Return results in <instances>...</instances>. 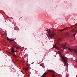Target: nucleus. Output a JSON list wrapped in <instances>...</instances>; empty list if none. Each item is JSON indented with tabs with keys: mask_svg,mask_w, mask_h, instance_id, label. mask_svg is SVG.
<instances>
[{
	"mask_svg": "<svg viewBox=\"0 0 77 77\" xmlns=\"http://www.w3.org/2000/svg\"><path fill=\"white\" fill-rule=\"evenodd\" d=\"M66 77H68V76H67Z\"/></svg>",
	"mask_w": 77,
	"mask_h": 77,
	"instance_id": "nucleus-23",
	"label": "nucleus"
},
{
	"mask_svg": "<svg viewBox=\"0 0 77 77\" xmlns=\"http://www.w3.org/2000/svg\"><path fill=\"white\" fill-rule=\"evenodd\" d=\"M12 41H14V39L11 40Z\"/></svg>",
	"mask_w": 77,
	"mask_h": 77,
	"instance_id": "nucleus-16",
	"label": "nucleus"
},
{
	"mask_svg": "<svg viewBox=\"0 0 77 77\" xmlns=\"http://www.w3.org/2000/svg\"><path fill=\"white\" fill-rule=\"evenodd\" d=\"M46 74H47V73H44L42 75V77H44V76H45V75H46Z\"/></svg>",
	"mask_w": 77,
	"mask_h": 77,
	"instance_id": "nucleus-7",
	"label": "nucleus"
},
{
	"mask_svg": "<svg viewBox=\"0 0 77 77\" xmlns=\"http://www.w3.org/2000/svg\"><path fill=\"white\" fill-rule=\"evenodd\" d=\"M51 32V31L50 30H49L48 31V33H50V32Z\"/></svg>",
	"mask_w": 77,
	"mask_h": 77,
	"instance_id": "nucleus-10",
	"label": "nucleus"
},
{
	"mask_svg": "<svg viewBox=\"0 0 77 77\" xmlns=\"http://www.w3.org/2000/svg\"><path fill=\"white\" fill-rule=\"evenodd\" d=\"M28 69L27 68H25V70H27Z\"/></svg>",
	"mask_w": 77,
	"mask_h": 77,
	"instance_id": "nucleus-13",
	"label": "nucleus"
},
{
	"mask_svg": "<svg viewBox=\"0 0 77 77\" xmlns=\"http://www.w3.org/2000/svg\"><path fill=\"white\" fill-rule=\"evenodd\" d=\"M48 71H50V72H54V74H55V72H54V71H52L51 70H48Z\"/></svg>",
	"mask_w": 77,
	"mask_h": 77,
	"instance_id": "nucleus-8",
	"label": "nucleus"
},
{
	"mask_svg": "<svg viewBox=\"0 0 77 77\" xmlns=\"http://www.w3.org/2000/svg\"><path fill=\"white\" fill-rule=\"evenodd\" d=\"M67 49H68L69 51H75V52L76 53H77V49H74L73 50H72V49L70 48L69 47H67L66 48Z\"/></svg>",
	"mask_w": 77,
	"mask_h": 77,
	"instance_id": "nucleus-2",
	"label": "nucleus"
},
{
	"mask_svg": "<svg viewBox=\"0 0 77 77\" xmlns=\"http://www.w3.org/2000/svg\"><path fill=\"white\" fill-rule=\"evenodd\" d=\"M64 30V29H62L61 31H63V30Z\"/></svg>",
	"mask_w": 77,
	"mask_h": 77,
	"instance_id": "nucleus-17",
	"label": "nucleus"
},
{
	"mask_svg": "<svg viewBox=\"0 0 77 77\" xmlns=\"http://www.w3.org/2000/svg\"><path fill=\"white\" fill-rule=\"evenodd\" d=\"M15 29V28L14 27V29Z\"/></svg>",
	"mask_w": 77,
	"mask_h": 77,
	"instance_id": "nucleus-25",
	"label": "nucleus"
},
{
	"mask_svg": "<svg viewBox=\"0 0 77 77\" xmlns=\"http://www.w3.org/2000/svg\"><path fill=\"white\" fill-rule=\"evenodd\" d=\"M11 52L12 53H14V52H15L14 49V48H12L11 49Z\"/></svg>",
	"mask_w": 77,
	"mask_h": 77,
	"instance_id": "nucleus-6",
	"label": "nucleus"
},
{
	"mask_svg": "<svg viewBox=\"0 0 77 77\" xmlns=\"http://www.w3.org/2000/svg\"><path fill=\"white\" fill-rule=\"evenodd\" d=\"M12 41V40H11L10 41V42H11Z\"/></svg>",
	"mask_w": 77,
	"mask_h": 77,
	"instance_id": "nucleus-18",
	"label": "nucleus"
},
{
	"mask_svg": "<svg viewBox=\"0 0 77 77\" xmlns=\"http://www.w3.org/2000/svg\"><path fill=\"white\" fill-rule=\"evenodd\" d=\"M59 54H60V56H62V54H61V53H59Z\"/></svg>",
	"mask_w": 77,
	"mask_h": 77,
	"instance_id": "nucleus-12",
	"label": "nucleus"
},
{
	"mask_svg": "<svg viewBox=\"0 0 77 77\" xmlns=\"http://www.w3.org/2000/svg\"><path fill=\"white\" fill-rule=\"evenodd\" d=\"M76 34H75L73 35V36H74V38H75V35Z\"/></svg>",
	"mask_w": 77,
	"mask_h": 77,
	"instance_id": "nucleus-14",
	"label": "nucleus"
},
{
	"mask_svg": "<svg viewBox=\"0 0 77 77\" xmlns=\"http://www.w3.org/2000/svg\"><path fill=\"white\" fill-rule=\"evenodd\" d=\"M40 66H42V65L40 64Z\"/></svg>",
	"mask_w": 77,
	"mask_h": 77,
	"instance_id": "nucleus-21",
	"label": "nucleus"
},
{
	"mask_svg": "<svg viewBox=\"0 0 77 77\" xmlns=\"http://www.w3.org/2000/svg\"><path fill=\"white\" fill-rule=\"evenodd\" d=\"M65 44H66V42H65Z\"/></svg>",
	"mask_w": 77,
	"mask_h": 77,
	"instance_id": "nucleus-24",
	"label": "nucleus"
},
{
	"mask_svg": "<svg viewBox=\"0 0 77 77\" xmlns=\"http://www.w3.org/2000/svg\"><path fill=\"white\" fill-rule=\"evenodd\" d=\"M33 63H32V64H33Z\"/></svg>",
	"mask_w": 77,
	"mask_h": 77,
	"instance_id": "nucleus-22",
	"label": "nucleus"
},
{
	"mask_svg": "<svg viewBox=\"0 0 77 77\" xmlns=\"http://www.w3.org/2000/svg\"><path fill=\"white\" fill-rule=\"evenodd\" d=\"M18 48V47H17V48Z\"/></svg>",
	"mask_w": 77,
	"mask_h": 77,
	"instance_id": "nucleus-19",
	"label": "nucleus"
},
{
	"mask_svg": "<svg viewBox=\"0 0 77 77\" xmlns=\"http://www.w3.org/2000/svg\"><path fill=\"white\" fill-rule=\"evenodd\" d=\"M7 40H8V41H9V40H11V39L8 38V37H7Z\"/></svg>",
	"mask_w": 77,
	"mask_h": 77,
	"instance_id": "nucleus-9",
	"label": "nucleus"
},
{
	"mask_svg": "<svg viewBox=\"0 0 77 77\" xmlns=\"http://www.w3.org/2000/svg\"><path fill=\"white\" fill-rule=\"evenodd\" d=\"M35 72H36V71L35 70Z\"/></svg>",
	"mask_w": 77,
	"mask_h": 77,
	"instance_id": "nucleus-20",
	"label": "nucleus"
},
{
	"mask_svg": "<svg viewBox=\"0 0 77 77\" xmlns=\"http://www.w3.org/2000/svg\"><path fill=\"white\" fill-rule=\"evenodd\" d=\"M53 47L54 48H56V49H57V50H59V48H58L56 46H54V45H53Z\"/></svg>",
	"mask_w": 77,
	"mask_h": 77,
	"instance_id": "nucleus-5",
	"label": "nucleus"
},
{
	"mask_svg": "<svg viewBox=\"0 0 77 77\" xmlns=\"http://www.w3.org/2000/svg\"><path fill=\"white\" fill-rule=\"evenodd\" d=\"M65 43H64L63 44H61V46H62L64 48V49H66V48H65V46H66V45Z\"/></svg>",
	"mask_w": 77,
	"mask_h": 77,
	"instance_id": "nucleus-4",
	"label": "nucleus"
},
{
	"mask_svg": "<svg viewBox=\"0 0 77 77\" xmlns=\"http://www.w3.org/2000/svg\"><path fill=\"white\" fill-rule=\"evenodd\" d=\"M52 76H53V77H54L55 76L54 75H53V74L52 75Z\"/></svg>",
	"mask_w": 77,
	"mask_h": 77,
	"instance_id": "nucleus-15",
	"label": "nucleus"
},
{
	"mask_svg": "<svg viewBox=\"0 0 77 77\" xmlns=\"http://www.w3.org/2000/svg\"><path fill=\"white\" fill-rule=\"evenodd\" d=\"M13 56H14L15 57V56H16V55H15V54H13Z\"/></svg>",
	"mask_w": 77,
	"mask_h": 77,
	"instance_id": "nucleus-11",
	"label": "nucleus"
},
{
	"mask_svg": "<svg viewBox=\"0 0 77 77\" xmlns=\"http://www.w3.org/2000/svg\"><path fill=\"white\" fill-rule=\"evenodd\" d=\"M62 59H63V61L64 63V65H66V66H68V65L67 64H66V63H67V59H66V57H63Z\"/></svg>",
	"mask_w": 77,
	"mask_h": 77,
	"instance_id": "nucleus-1",
	"label": "nucleus"
},
{
	"mask_svg": "<svg viewBox=\"0 0 77 77\" xmlns=\"http://www.w3.org/2000/svg\"><path fill=\"white\" fill-rule=\"evenodd\" d=\"M54 35H55V34L52 33V34H49V36L51 38H52V37H53V36H54Z\"/></svg>",
	"mask_w": 77,
	"mask_h": 77,
	"instance_id": "nucleus-3",
	"label": "nucleus"
}]
</instances>
